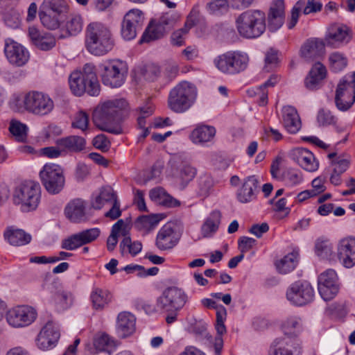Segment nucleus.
<instances>
[{"label":"nucleus","mask_w":355,"mask_h":355,"mask_svg":"<svg viewBox=\"0 0 355 355\" xmlns=\"http://www.w3.org/2000/svg\"><path fill=\"white\" fill-rule=\"evenodd\" d=\"M306 2L304 0H299L296 2L293 7L291 13V19L288 23V28L289 29L293 28L299 19L300 12L305 7Z\"/></svg>","instance_id":"obj_54"},{"label":"nucleus","mask_w":355,"mask_h":355,"mask_svg":"<svg viewBox=\"0 0 355 355\" xmlns=\"http://www.w3.org/2000/svg\"><path fill=\"white\" fill-rule=\"evenodd\" d=\"M327 69L320 62H316L311 67L304 80V84L309 90L317 89L327 77Z\"/></svg>","instance_id":"obj_28"},{"label":"nucleus","mask_w":355,"mask_h":355,"mask_svg":"<svg viewBox=\"0 0 355 355\" xmlns=\"http://www.w3.org/2000/svg\"><path fill=\"white\" fill-rule=\"evenodd\" d=\"M315 251L322 259H328L332 253V246L328 239L318 238L315 243Z\"/></svg>","instance_id":"obj_48"},{"label":"nucleus","mask_w":355,"mask_h":355,"mask_svg":"<svg viewBox=\"0 0 355 355\" xmlns=\"http://www.w3.org/2000/svg\"><path fill=\"white\" fill-rule=\"evenodd\" d=\"M124 226V221L119 219L112 227L111 234L107 239V248L108 251L112 252L114 250L118 243V235L120 230Z\"/></svg>","instance_id":"obj_49"},{"label":"nucleus","mask_w":355,"mask_h":355,"mask_svg":"<svg viewBox=\"0 0 355 355\" xmlns=\"http://www.w3.org/2000/svg\"><path fill=\"white\" fill-rule=\"evenodd\" d=\"M35 311L29 306H17L7 312L6 320L13 327H22L31 324L36 318Z\"/></svg>","instance_id":"obj_16"},{"label":"nucleus","mask_w":355,"mask_h":355,"mask_svg":"<svg viewBox=\"0 0 355 355\" xmlns=\"http://www.w3.org/2000/svg\"><path fill=\"white\" fill-rule=\"evenodd\" d=\"M221 217L222 214L218 210H214L210 213L201 227V234L203 237H210L216 232L221 221Z\"/></svg>","instance_id":"obj_35"},{"label":"nucleus","mask_w":355,"mask_h":355,"mask_svg":"<svg viewBox=\"0 0 355 355\" xmlns=\"http://www.w3.org/2000/svg\"><path fill=\"white\" fill-rule=\"evenodd\" d=\"M229 3V0H214L207 3V9L210 14L220 15L227 11Z\"/></svg>","instance_id":"obj_50"},{"label":"nucleus","mask_w":355,"mask_h":355,"mask_svg":"<svg viewBox=\"0 0 355 355\" xmlns=\"http://www.w3.org/2000/svg\"><path fill=\"white\" fill-rule=\"evenodd\" d=\"M40 199V185L32 182L21 184L14 195L15 203L21 204L26 211L35 210L38 206Z\"/></svg>","instance_id":"obj_11"},{"label":"nucleus","mask_w":355,"mask_h":355,"mask_svg":"<svg viewBox=\"0 0 355 355\" xmlns=\"http://www.w3.org/2000/svg\"><path fill=\"white\" fill-rule=\"evenodd\" d=\"M4 237L12 245L19 246L28 244L31 241V236L21 229L9 227L4 232Z\"/></svg>","instance_id":"obj_36"},{"label":"nucleus","mask_w":355,"mask_h":355,"mask_svg":"<svg viewBox=\"0 0 355 355\" xmlns=\"http://www.w3.org/2000/svg\"><path fill=\"white\" fill-rule=\"evenodd\" d=\"M66 30L69 35H76L83 28V19L80 15H71L65 24Z\"/></svg>","instance_id":"obj_47"},{"label":"nucleus","mask_w":355,"mask_h":355,"mask_svg":"<svg viewBox=\"0 0 355 355\" xmlns=\"http://www.w3.org/2000/svg\"><path fill=\"white\" fill-rule=\"evenodd\" d=\"M317 121L320 126H326L334 124L336 118L329 110L322 108L318 111Z\"/></svg>","instance_id":"obj_57"},{"label":"nucleus","mask_w":355,"mask_h":355,"mask_svg":"<svg viewBox=\"0 0 355 355\" xmlns=\"http://www.w3.org/2000/svg\"><path fill=\"white\" fill-rule=\"evenodd\" d=\"M248 57L240 51H230L214 59V64L222 73L235 75L243 71L248 67Z\"/></svg>","instance_id":"obj_6"},{"label":"nucleus","mask_w":355,"mask_h":355,"mask_svg":"<svg viewBox=\"0 0 355 355\" xmlns=\"http://www.w3.org/2000/svg\"><path fill=\"white\" fill-rule=\"evenodd\" d=\"M60 336V331L53 321H48L36 338L37 345L42 350L51 349L55 345Z\"/></svg>","instance_id":"obj_19"},{"label":"nucleus","mask_w":355,"mask_h":355,"mask_svg":"<svg viewBox=\"0 0 355 355\" xmlns=\"http://www.w3.org/2000/svg\"><path fill=\"white\" fill-rule=\"evenodd\" d=\"M103 83L112 88L121 87L128 73L125 62L121 60L107 61L99 66Z\"/></svg>","instance_id":"obj_7"},{"label":"nucleus","mask_w":355,"mask_h":355,"mask_svg":"<svg viewBox=\"0 0 355 355\" xmlns=\"http://www.w3.org/2000/svg\"><path fill=\"white\" fill-rule=\"evenodd\" d=\"M337 275L335 270L328 269L318 277V291L322 298L328 301L338 292Z\"/></svg>","instance_id":"obj_17"},{"label":"nucleus","mask_w":355,"mask_h":355,"mask_svg":"<svg viewBox=\"0 0 355 355\" xmlns=\"http://www.w3.org/2000/svg\"><path fill=\"white\" fill-rule=\"evenodd\" d=\"M92 308L96 311H102L112 300V294L107 290L94 288L90 294Z\"/></svg>","instance_id":"obj_32"},{"label":"nucleus","mask_w":355,"mask_h":355,"mask_svg":"<svg viewBox=\"0 0 355 355\" xmlns=\"http://www.w3.org/2000/svg\"><path fill=\"white\" fill-rule=\"evenodd\" d=\"M93 145L98 149L107 151L110 148V142L105 135L101 134L94 138Z\"/></svg>","instance_id":"obj_60"},{"label":"nucleus","mask_w":355,"mask_h":355,"mask_svg":"<svg viewBox=\"0 0 355 355\" xmlns=\"http://www.w3.org/2000/svg\"><path fill=\"white\" fill-rule=\"evenodd\" d=\"M85 207L84 202L80 199L71 200L64 209L66 217L71 222L78 223L83 220Z\"/></svg>","instance_id":"obj_33"},{"label":"nucleus","mask_w":355,"mask_h":355,"mask_svg":"<svg viewBox=\"0 0 355 355\" xmlns=\"http://www.w3.org/2000/svg\"><path fill=\"white\" fill-rule=\"evenodd\" d=\"M226 315V309L223 306L220 305L216 311V330L218 334H224L226 333V327L224 324Z\"/></svg>","instance_id":"obj_56"},{"label":"nucleus","mask_w":355,"mask_h":355,"mask_svg":"<svg viewBox=\"0 0 355 355\" xmlns=\"http://www.w3.org/2000/svg\"><path fill=\"white\" fill-rule=\"evenodd\" d=\"M41 8L65 17L69 6L65 0H44Z\"/></svg>","instance_id":"obj_39"},{"label":"nucleus","mask_w":355,"mask_h":355,"mask_svg":"<svg viewBox=\"0 0 355 355\" xmlns=\"http://www.w3.org/2000/svg\"><path fill=\"white\" fill-rule=\"evenodd\" d=\"M179 17L177 14L173 12L164 13L159 19L157 23L164 28L166 33L171 31L176 22L178 21Z\"/></svg>","instance_id":"obj_52"},{"label":"nucleus","mask_w":355,"mask_h":355,"mask_svg":"<svg viewBox=\"0 0 355 355\" xmlns=\"http://www.w3.org/2000/svg\"><path fill=\"white\" fill-rule=\"evenodd\" d=\"M331 164L334 166V173L342 174L348 168L349 162L348 159H343L340 157H338L336 159L331 161Z\"/></svg>","instance_id":"obj_61"},{"label":"nucleus","mask_w":355,"mask_h":355,"mask_svg":"<svg viewBox=\"0 0 355 355\" xmlns=\"http://www.w3.org/2000/svg\"><path fill=\"white\" fill-rule=\"evenodd\" d=\"M338 258L346 268H352L355 264V239H345L338 246Z\"/></svg>","instance_id":"obj_26"},{"label":"nucleus","mask_w":355,"mask_h":355,"mask_svg":"<svg viewBox=\"0 0 355 355\" xmlns=\"http://www.w3.org/2000/svg\"><path fill=\"white\" fill-rule=\"evenodd\" d=\"M162 218V214L143 215L137 218L135 226L139 230H150L153 229Z\"/></svg>","instance_id":"obj_40"},{"label":"nucleus","mask_w":355,"mask_h":355,"mask_svg":"<svg viewBox=\"0 0 355 355\" xmlns=\"http://www.w3.org/2000/svg\"><path fill=\"white\" fill-rule=\"evenodd\" d=\"M352 36V31L345 25L331 26L325 36L327 45L338 47L340 44L348 43Z\"/></svg>","instance_id":"obj_21"},{"label":"nucleus","mask_w":355,"mask_h":355,"mask_svg":"<svg viewBox=\"0 0 355 355\" xmlns=\"http://www.w3.org/2000/svg\"><path fill=\"white\" fill-rule=\"evenodd\" d=\"M288 345V341L285 340L284 338H276L272 346L270 347L269 354L270 355H300V350L292 351L291 349L285 347L284 345Z\"/></svg>","instance_id":"obj_43"},{"label":"nucleus","mask_w":355,"mask_h":355,"mask_svg":"<svg viewBox=\"0 0 355 355\" xmlns=\"http://www.w3.org/2000/svg\"><path fill=\"white\" fill-rule=\"evenodd\" d=\"M282 112L285 128L291 134L297 133L301 128V121L295 108L292 106H286Z\"/></svg>","instance_id":"obj_30"},{"label":"nucleus","mask_w":355,"mask_h":355,"mask_svg":"<svg viewBox=\"0 0 355 355\" xmlns=\"http://www.w3.org/2000/svg\"><path fill=\"white\" fill-rule=\"evenodd\" d=\"M69 84L72 93L78 96L85 92L89 96H97L101 92L95 66L92 63L85 64L82 71H76L71 73L69 78Z\"/></svg>","instance_id":"obj_2"},{"label":"nucleus","mask_w":355,"mask_h":355,"mask_svg":"<svg viewBox=\"0 0 355 355\" xmlns=\"http://www.w3.org/2000/svg\"><path fill=\"white\" fill-rule=\"evenodd\" d=\"M285 19V5L283 0H274L268 13V29L271 32L282 26Z\"/></svg>","instance_id":"obj_23"},{"label":"nucleus","mask_w":355,"mask_h":355,"mask_svg":"<svg viewBox=\"0 0 355 355\" xmlns=\"http://www.w3.org/2000/svg\"><path fill=\"white\" fill-rule=\"evenodd\" d=\"M351 80L343 77L336 89L335 104L338 110L346 112L355 103V71L351 75Z\"/></svg>","instance_id":"obj_10"},{"label":"nucleus","mask_w":355,"mask_h":355,"mask_svg":"<svg viewBox=\"0 0 355 355\" xmlns=\"http://www.w3.org/2000/svg\"><path fill=\"white\" fill-rule=\"evenodd\" d=\"M197 97V89L194 85L182 81L169 92L168 106L175 113H183L194 104Z\"/></svg>","instance_id":"obj_5"},{"label":"nucleus","mask_w":355,"mask_h":355,"mask_svg":"<svg viewBox=\"0 0 355 355\" xmlns=\"http://www.w3.org/2000/svg\"><path fill=\"white\" fill-rule=\"evenodd\" d=\"M214 181L212 178L207 174L200 175L198 179V193L202 198H207L213 190Z\"/></svg>","instance_id":"obj_46"},{"label":"nucleus","mask_w":355,"mask_h":355,"mask_svg":"<svg viewBox=\"0 0 355 355\" xmlns=\"http://www.w3.org/2000/svg\"><path fill=\"white\" fill-rule=\"evenodd\" d=\"M136 318L130 312H121L117 317V331L119 336L125 338L135 331Z\"/></svg>","instance_id":"obj_29"},{"label":"nucleus","mask_w":355,"mask_h":355,"mask_svg":"<svg viewBox=\"0 0 355 355\" xmlns=\"http://www.w3.org/2000/svg\"><path fill=\"white\" fill-rule=\"evenodd\" d=\"M28 35L33 44L40 50L49 51L55 46V38L49 33H41L37 28L31 27Z\"/></svg>","instance_id":"obj_27"},{"label":"nucleus","mask_w":355,"mask_h":355,"mask_svg":"<svg viewBox=\"0 0 355 355\" xmlns=\"http://www.w3.org/2000/svg\"><path fill=\"white\" fill-rule=\"evenodd\" d=\"M322 4L320 2H315V0H307L306 5L303 9L304 15L320 12L322 10Z\"/></svg>","instance_id":"obj_64"},{"label":"nucleus","mask_w":355,"mask_h":355,"mask_svg":"<svg viewBox=\"0 0 355 355\" xmlns=\"http://www.w3.org/2000/svg\"><path fill=\"white\" fill-rule=\"evenodd\" d=\"M187 299V294L181 288L170 286L163 291L157 302L161 309L166 311H178L185 305Z\"/></svg>","instance_id":"obj_12"},{"label":"nucleus","mask_w":355,"mask_h":355,"mask_svg":"<svg viewBox=\"0 0 355 355\" xmlns=\"http://www.w3.org/2000/svg\"><path fill=\"white\" fill-rule=\"evenodd\" d=\"M4 53L9 62L17 67L24 66L29 59L28 50L14 41L6 42Z\"/></svg>","instance_id":"obj_20"},{"label":"nucleus","mask_w":355,"mask_h":355,"mask_svg":"<svg viewBox=\"0 0 355 355\" xmlns=\"http://www.w3.org/2000/svg\"><path fill=\"white\" fill-rule=\"evenodd\" d=\"M314 297V291L310 283L297 281L293 283L286 291V298L292 304L303 306L311 302Z\"/></svg>","instance_id":"obj_13"},{"label":"nucleus","mask_w":355,"mask_h":355,"mask_svg":"<svg viewBox=\"0 0 355 355\" xmlns=\"http://www.w3.org/2000/svg\"><path fill=\"white\" fill-rule=\"evenodd\" d=\"M329 60L332 70L336 72L343 70L347 64V58L338 52L331 53Z\"/></svg>","instance_id":"obj_51"},{"label":"nucleus","mask_w":355,"mask_h":355,"mask_svg":"<svg viewBox=\"0 0 355 355\" xmlns=\"http://www.w3.org/2000/svg\"><path fill=\"white\" fill-rule=\"evenodd\" d=\"M42 185L51 194L59 193L64 188L65 178L60 166L46 164L40 172Z\"/></svg>","instance_id":"obj_8"},{"label":"nucleus","mask_w":355,"mask_h":355,"mask_svg":"<svg viewBox=\"0 0 355 355\" xmlns=\"http://www.w3.org/2000/svg\"><path fill=\"white\" fill-rule=\"evenodd\" d=\"M100 234V230L96 227L83 230L63 239L61 243V248L67 250H74L94 241Z\"/></svg>","instance_id":"obj_15"},{"label":"nucleus","mask_w":355,"mask_h":355,"mask_svg":"<svg viewBox=\"0 0 355 355\" xmlns=\"http://www.w3.org/2000/svg\"><path fill=\"white\" fill-rule=\"evenodd\" d=\"M216 135V129L213 126L201 125L196 127L189 137L194 144H204L210 141Z\"/></svg>","instance_id":"obj_34"},{"label":"nucleus","mask_w":355,"mask_h":355,"mask_svg":"<svg viewBox=\"0 0 355 355\" xmlns=\"http://www.w3.org/2000/svg\"><path fill=\"white\" fill-rule=\"evenodd\" d=\"M297 258L298 254L296 252L288 254L276 263L277 269L282 274L292 271L296 267Z\"/></svg>","instance_id":"obj_42"},{"label":"nucleus","mask_w":355,"mask_h":355,"mask_svg":"<svg viewBox=\"0 0 355 355\" xmlns=\"http://www.w3.org/2000/svg\"><path fill=\"white\" fill-rule=\"evenodd\" d=\"M25 110L34 115L49 114L54 108L53 101L49 95L37 91L28 92L23 100Z\"/></svg>","instance_id":"obj_9"},{"label":"nucleus","mask_w":355,"mask_h":355,"mask_svg":"<svg viewBox=\"0 0 355 355\" xmlns=\"http://www.w3.org/2000/svg\"><path fill=\"white\" fill-rule=\"evenodd\" d=\"M115 200H117V196L114 189L110 186L105 187L101 189L92 206L96 209H100L103 207L104 202L113 200L114 202Z\"/></svg>","instance_id":"obj_44"},{"label":"nucleus","mask_w":355,"mask_h":355,"mask_svg":"<svg viewBox=\"0 0 355 355\" xmlns=\"http://www.w3.org/2000/svg\"><path fill=\"white\" fill-rule=\"evenodd\" d=\"M196 172L197 171L196 168L191 166V165H184L180 170V178L181 179L182 183L186 185L194 178L196 175Z\"/></svg>","instance_id":"obj_58"},{"label":"nucleus","mask_w":355,"mask_h":355,"mask_svg":"<svg viewBox=\"0 0 355 355\" xmlns=\"http://www.w3.org/2000/svg\"><path fill=\"white\" fill-rule=\"evenodd\" d=\"M144 23L143 12L139 9H132L124 16L121 26V36L125 40H131L137 36Z\"/></svg>","instance_id":"obj_14"},{"label":"nucleus","mask_w":355,"mask_h":355,"mask_svg":"<svg viewBox=\"0 0 355 355\" xmlns=\"http://www.w3.org/2000/svg\"><path fill=\"white\" fill-rule=\"evenodd\" d=\"M175 232L173 223H166L158 232L155 240V245L160 250H168L173 248L178 243Z\"/></svg>","instance_id":"obj_22"},{"label":"nucleus","mask_w":355,"mask_h":355,"mask_svg":"<svg viewBox=\"0 0 355 355\" xmlns=\"http://www.w3.org/2000/svg\"><path fill=\"white\" fill-rule=\"evenodd\" d=\"M114 40L110 29L98 22L90 23L86 28L85 46L94 55H103L111 51Z\"/></svg>","instance_id":"obj_3"},{"label":"nucleus","mask_w":355,"mask_h":355,"mask_svg":"<svg viewBox=\"0 0 355 355\" xmlns=\"http://www.w3.org/2000/svg\"><path fill=\"white\" fill-rule=\"evenodd\" d=\"M94 346L97 350L111 354L116 347V343L107 334H97L94 339Z\"/></svg>","instance_id":"obj_41"},{"label":"nucleus","mask_w":355,"mask_h":355,"mask_svg":"<svg viewBox=\"0 0 355 355\" xmlns=\"http://www.w3.org/2000/svg\"><path fill=\"white\" fill-rule=\"evenodd\" d=\"M39 17L42 25L50 30L58 28L65 18L62 16H58L55 13L48 12V11L42 8L39 12Z\"/></svg>","instance_id":"obj_38"},{"label":"nucleus","mask_w":355,"mask_h":355,"mask_svg":"<svg viewBox=\"0 0 355 355\" xmlns=\"http://www.w3.org/2000/svg\"><path fill=\"white\" fill-rule=\"evenodd\" d=\"M291 157L307 171L313 172L318 168V162L316 161L313 154L306 148H294L291 153Z\"/></svg>","instance_id":"obj_24"},{"label":"nucleus","mask_w":355,"mask_h":355,"mask_svg":"<svg viewBox=\"0 0 355 355\" xmlns=\"http://www.w3.org/2000/svg\"><path fill=\"white\" fill-rule=\"evenodd\" d=\"M259 180L255 175L247 177L236 193L237 200L241 203H248L254 200L259 192Z\"/></svg>","instance_id":"obj_25"},{"label":"nucleus","mask_w":355,"mask_h":355,"mask_svg":"<svg viewBox=\"0 0 355 355\" xmlns=\"http://www.w3.org/2000/svg\"><path fill=\"white\" fill-rule=\"evenodd\" d=\"M127 101L123 98L109 100L98 105L93 112L94 125L103 131L114 135L123 132L120 123L124 118Z\"/></svg>","instance_id":"obj_1"},{"label":"nucleus","mask_w":355,"mask_h":355,"mask_svg":"<svg viewBox=\"0 0 355 355\" xmlns=\"http://www.w3.org/2000/svg\"><path fill=\"white\" fill-rule=\"evenodd\" d=\"M9 131L20 142L26 141L27 139L28 127L19 121L12 119L10 123Z\"/></svg>","instance_id":"obj_45"},{"label":"nucleus","mask_w":355,"mask_h":355,"mask_svg":"<svg viewBox=\"0 0 355 355\" xmlns=\"http://www.w3.org/2000/svg\"><path fill=\"white\" fill-rule=\"evenodd\" d=\"M269 230L268 223H263L261 224H254L249 230V232L256 236L257 238H261L262 235Z\"/></svg>","instance_id":"obj_63"},{"label":"nucleus","mask_w":355,"mask_h":355,"mask_svg":"<svg viewBox=\"0 0 355 355\" xmlns=\"http://www.w3.org/2000/svg\"><path fill=\"white\" fill-rule=\"evenodd\" d=\"M72 299V294L65 291H58L54 296L55 303L60 305L61 309H67L71 304Z\"/></svg>","instance_id":"obj_53"},{"label":"nucleus","mask_w":355,"mask_h":355,"mask_svg":"<svg viewBox=\"0 0 355 355\" xmlns=\"http://www.w3.org/2000/svg\"><path fill=\"white\" fill-rule=\"evenodd\" d=\"M88 123V114L83 111H80L75 116L74 121L72 122V127L85 130L87 129Z\"/></svg>","instance_id":"obj_59"},{"label":"nucleus","mask_w":355,"mask_h":355,"mask_svg":"<svg viewBox=\"0 0 355 355\" xmlns=\"http://www.w3.org/2000/svg\"><path fill=\"white\" fill-rule=\"evenodd\" d=\"M257 241L251 237L241 236L239 240V248L242 254L249 251L256 244Z\"/></svg>","instance_id":"obj_62"},{"label":"nucleus","mask_w":355,"mask_h":355,"mask_svg":"<svg viewBox=\"0 0 355 355\" xmlns=\"http://www.w3.org/2000/svg\"><path fill=\"white\" fill-rule=\"evenodd\" d=\"M166 34L164 28H162L158 23L155 24L151 21L148 27L144 32L140 40V43L150 42L153 40H159Z\"/></svg>","instance_id":"obj_37"},{"label":"nucleus","mask_w":355,"mask_h":355,"mask_svg":"<svg viewBox=\"0 0 355 355\" xmlns=\"http://www.w3.org/2000/svg\"><path fill=\"white\" fill-rule=\"evenodd\" d=\"M56 144L64 150L79 153L85 148V139L80 136L71 135L58 139Z\"/></svg>","instance_id":"obj_31"},{"label":"nucleus","mask_w":355,"mask_h":355,"mask_svg":"<svg viewBox=\"0 0 355 355\" xmlns=\"http://www.w3.org/2000/svg\"><path fill=\"white\" fill-rule=\"evenodd\" d=\"M325 53V43L320 38L311 37L302 45L300 56L306 62H313L322 58Z\"/></svg>","instance_id":"obj_18"},{"label":"nucleus","mask_w":355,"mask_h":355,"mask_svg":"<svg viewBox=\"0 0 355 355\" xmlns=\"http://www.w3.org/2000/svg\"><path fill=\"white\" fill-rule=\"evenodd\" d=\"M239 34L247 39L259 37L266 31V14L260 10H248L236 19Z\"/></svg>","instance_id":"obj_4"},{"label":"nucleus","mask_w":355,"mask_h":355,"mask_svg":"<svg viewBox=\"0 0 355 355\" xmlns=\"http://www.w3.org/2000/svg\"><path fill=\"white\" fill-rule=\"evenodd\" d=\"M302 175L300 172L295 170H288L283 174V180L288 186H295L302 181Z\"/></svg>","instance_id":"obj_55"}]
</instances>
